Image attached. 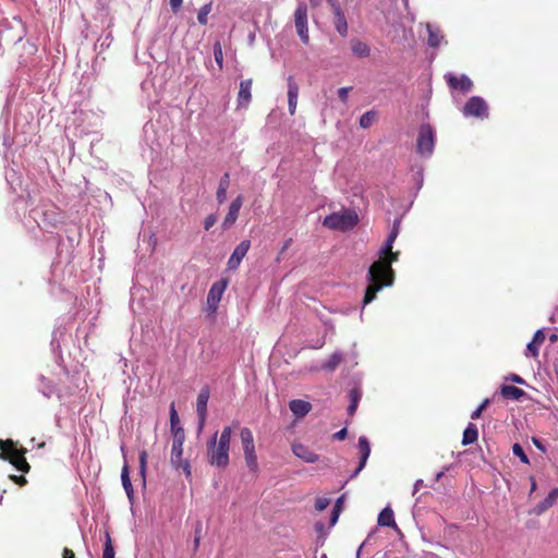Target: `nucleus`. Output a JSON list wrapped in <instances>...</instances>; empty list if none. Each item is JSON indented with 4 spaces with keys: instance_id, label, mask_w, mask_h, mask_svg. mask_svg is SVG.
<instances>
[{
    "instance_id": "39448f33",
    "label": "nucleus",
    "mask_w": 558,
    "mask_h": 558,
    "mask_svg": "<svg viewBox=\"0 0 558 558\" xmlns=\"http://www.w3.org/2000/svg\"><path fill=\"white\" fill-rule=\"evenodd\" d=\"M172 447H171V454H170V462L173 468L175 469H182L183 473L187 478L192 477V470L190 461L186 459H183V444L185 440V435L182 436H172Z\"/></svg>"
},
{
    "instance_id": "72a5a7b5",
    "label": "nucleus",
    "mask_w": 558,
    "mask_h": 558,
    "mask_svg": "<svg viewBox=\"0 0 558 558\" xmlns=\"http://www.w3.org/2000/svg\"><path fill=\"white\" fill-rule=\"evenodd\" d=\"M211 7H213V3L209 2V3H206L204 4L199 11H198V14H197V21L199 24L202 25H206L207 22H208V14L211 12Z\"/></svg>"
},
{
    "instance_id": "dca6fc26",
    "label": "nucleus",
    "mask_w": 558,
    "mask_h": 558,
    "mask_svg": "<svg viewBox=\"0 0 558 558\" xmlns=\"http://www.w3.org/2000/svg\"><path fill=\"white\" fill-rule=\"evenodd\" d=\"M253 81L251 78L244 80L240 83V88L238 93V106L239 107H248L252 99V89Z\"/></svg>"
},
{
    "instance_id": "1a4fd4ad",
    "label": "nucleus",
    "mask_w": 558,
    "mask_h": 558,
    "mask_svg": "<svg viewBox=\"0 0 558 558\" xmlns=\"http://www.w3.org/2000/svg\"><path fill=\"white\" fill-rule=\"evenodd\" d=\"M463 114L484 119L488 117V106L486 101L478 96L471 97L464 105Z\"/></svg>"
},
{
    "instance_id": "79ce46f5",
    "label": "nucleus",
    "mask_w": 558,
    "mask_h": 558,
    "mask_svg": "<svg viewBox=\"0 0 558 558\" xmlns=\"http://www.w3.org/2000/svg\"><path fill=\"white\" fill-rule=\"evenodd\" d=\"M328 3H329V5H330V8L332 10L333 15L343 13L339 1H337V0H328Z\"/></svg>"
},
{
    "instance_id": "a19ab883",
    "label": "nucleus",
    "mask_w": 558,
    "mask_h": 558,
    "mask_svg": "<svg viewBox=\"0 0 558 558\" xmlns=\"http://www.w3.org/2000/svg\"><path fill=\"white\" fill-rule=\"evenodd\" d=\"M218 220L217 215L210 214L204 220V229L208 231Z\"/></svg>"
},
{
    "instance_id": "3c124183",
    "label": "nucleus",
    "mask_w": 558,
    "mask_h": 558,
    "mask_svg": "<svg viewBox=\"0 0 558 558\" xmlns=\"http://www.w3.org/2000/svg\"><path fill=\"white\" fill-rule=\"evenodd\" d=\"M532 441L535 445V447L538 448L541 451H543V452L546 451L545 446L542 444V441L538 438L533 437Z\"/></svg>"
},
{
    "instance_id": "b1692460",
    "label": "nucleus",
    "mask_w": 558,
    "mask_h": 558,
    "mask_svg": "<svg viewBox=\"0 0 558 558\" xmlns=\"http://www.w3.org/2000/svg\"><path fill=\"white\" fill-rule=\"evenodd\" d=\"M500 393L504 398L511 400H519L525 395L523 389L511 385L501 386Z\"/></svg>"
},
{
    "instance_id": "5fc2aeb1",
    "label": "nucleus",
    "mask_w": 558,
    "mask_h": 558,
    "mask_svg": "<svg viewBox=\"0 0 558 558\" xmlns=\"http://www.w3.org/2000/svg\"><path fill=\"white\" fill-rule=\"evenodd\" d=\"M312 8L319 7L322 0H308Z\"/></svg>"
},
{
    "instance_id": "a211bd4d",
    "label": "nucleus",
    "mask_w": 558,
    "mask_h": 558,
    "mask_svg": "<svg viewBox=\"0 0 558 558\" xmlns=\"http://www.w3.org/2000/svg\"><path fill=\"white\" fill-rule=\"evenodd\" d=\"M293 453L307 463H315L318 461V454L312 451L310 448L304 446L303 444H294L292 445Z\"/></svg>"
},
{
    "instance_id": "09e8293b",
    "label": "nucleus",
    "mask_w": 558,
    "mask_h": 558,
    "mask_svg": "<svg viewBox=\"0 0 558 558\" xmlns=\"http://www.w3.org/2000/svg\"><path fill=\"white\" fill-rule=\"evenodd\" d=\"M183 0H170L171 10L177 13L182 7Z\"/></svg>"
},
{
    "instance_id": "4d7b16f0",
    "label": "nucleus",
    "mask_w": 558,
    "mask_h": 558,
    "mask_svg": "<svg viewBox=\"0 0 558 558\" xmlns=\"http://www.w3.org/2000/svg\"><path fill=\"white\" fill-rule=\"evenodd\" d=\"M536 490V481L534 477H531V493Z\"/></svg>"
},
{
    "instance_id": "de8ad7c7",
    "label": "nucleus",
    "mask_w": 558,
    "mask_h": 558,
    "mask_svg": "<svg viewBox=\"0 0 558 558\" xmlns=\"http://www.w3.org/2000/svg\"><path fill=\"white\" fill-rule=\"evenodd\" d=\"M347 435H348L347 428H342L339 432L335 433L332 435V438L336 440H343L347 437Z\"/></svg>"
},
{
    "instance_id": "c756f323",
    "label": "nucleus",
    "mask_w": 558,
    "mask_h": 558,
    "mask_svg": "<svg viewBox=\"0 0 558 558\" xmlns=\"http://www.w3.org/2000/svg\"><path fill=\"white\" fill-rule=\"evenodd\" d=\"M333 24H335V27H336L337 32L342 37H345L348 35L349 27H348V23H347V19H345L344 12L340 13V14H337V15H333Z\"/></svg>"
},
{
    "instance_id": "ddd939ff",
    "label": "nucleus",
    "mask_w": 558,
    "mask_h": 558,
    "mask_svg": "<svg viewBox=\"0 0 558 558\" xmlns=\"http://www.w3.org/2000/svg\"><path fill=\"white\" fill-rule=\"evenodd\" d=\"M242 205H243V196L238 195L230 204L228 214L226 215V217L222 221V228L225 230H228L235 223Z\"/></svg>"
},
{
    "instance_id": "a18cd8bd",
    "label": "nucleus",
    "mask_w": 558,
    "mask_h": 558,
    "mask_svg": "<svg viewBox=\"0 0 558 558\" xmlns=\"http://www.w3.org/2000/svg\"><path fill=\"white\" fill-rule=\"evenodd\" d=\"M352 89V87H341L338 89V97L342 102H347L349 92Z\"/></svg>"
},
{
    "instance_id": "cd10ccee",
    "label": "nucleus",
    "mask_w": 558,
    "mask_h": 558,
    "mask_svg": "<svg viewBox=\"0 0 558 558\" xmlns=\"http://www.w3.org/2000/svg\"><path fill=\"white\" fill-rule=\"evenodd\" d=\"M230 184V175L229 173H225L222 178L219 181V186L216 193L217 202L219 204H222L227 198V190Z\"/></svg>"
},
{
    "instance_id": "680f3d73",
    "label": "nucleus",
    "mask_w": 558,
    "mask_h": 558,
    "mask_svg": "<svg viewBox=\"0 0 558 558\" xmlns=\"http://www.w3.org/2000/svg\"><path fill=\"white\" fill-rule=\"evenodd\" d=\"M45 447V442H41L38 445V448H44Z\"/></svg>"
},
{
    "instance_id": "bf43d9fd",
    "label": "nucleus",
    "mask_w": 558,
    "mask_h": 558,
    "mask_svg": "<svg viewBox=\"0 0 558 558\" xmlns=\"http://www.w3.org/2000/svg\"><path fill=\"white\" fill-rule=\"evenodd\" d=\"M549 340H550V342H551V343L556 342V341H557V335H555V333H554V335H551V336L549 337Z\"/></svg>"
},
{
    "instance_id": "4468645a",
    "label": "nucleus",
    "mask_w": 558,
    "mask_h": 558,
    "mask_svg": "<svg viewBox=\"0 0 558 558\" xmlns=\"http://www.w3.org/2000/svg\"><path fill=\"white\" fill-rule=\"evenodd\" d=\"M250 247H251L250 240H243L235 246L233 253L231 254V256L228 260L229 269H236L239 267L242 259L247 254Z\"/></svg>"
},
{
    "instance_id": "0e129e2a",
    "label": "nucleus",
    "mask_w": 558,
    "mask_h": 558,
    "mask_svg": "<svg viewBox=\"0 0 558 558\" xmlns=\"http://www.w3.org/2000/svg\"><path fill=\"white\" fill-rule=\"evenodd\" d=\"M323 558H327L326 556H324Z\"/></svg>"
},
{
    "instance_id": "393cba45",
    "label": "nucleus",
    "mask_w": 558,
    "mask_h": 558,
    "mask_svg": "<svg viewBox=\"0 0 558 558\" xmlns=\"http://www.w3.org/2000/svg\"><path fill=\"white\" fill-rule=\"evenodd\" d=\"M121 481H122L123 488L128 495L130 502H133L134 489H133L131 478H130L129 466L126 464H124V466L122 468Z\"/></svg>"
},
{
    "instance_id": "8fccbe9b",
    "label": "nucleus",
    "mask_w": 558,
    "mask_h": 558,
    "mask_svg": "<svg viewBox=\"0 0 558 558\" xmlns=\"http://www.w3.org/2000/svg\"><path fill=\"white\" fill-rule=\"evenodd\" d=\"M62 558H76L72 549L64 547L62 551Z\"/></svg>"
},
{
    "instance_id": "f3484780",
    "label": "nucleus",
    "mask_w": 558,
    "mask_h": 558,
    "mask_svg": "<svg viewBox=\"0 0 558 558\" xmlns=\"http://www.w3.org/2000/svg\"><path fill=\"white\" fill-rule=\"evenodd\" d=\"M359 449H360V453H361L360 463L351 477L356 476L364 469L366 461L371 454L369 441L365 436H361L359 438Z\"/></svg>"
},
{
    "instance_id": "e2e57ef3",
    "label": "nucleus",
    "mask_w": 558,
    "mask_h": 558,
    "mask_svg": "<svg viewBox=\"0 0 558 558\" xmlns=\"http://www.w3.org/2000/svg\"><path fill=\"white\" fill-rule=\"evenodd\" d=\"M289 243H290V241H287L283 248H287Z\"/></svg>"
},
{
    "instance_id": "a878e982",
    "label": "nucleus",
    "mask_w": 558,
    "mask_h": 558,
    "mask_svg": "<svg viewBox=\"0 0 558 558\" xmlns=\"http://www.w3.org/2000/svg\"><path fill=\"white\" fill-rule=\"evenodd\" d=\"M556 502V499L551 493V490L549 492L548 496L543 500L541 501L539 504H537L533 510L531 511L532 514H535V515H541L543 514L544 512H546L549 508H551Z\"/></svg>"
},
{
    "instance_id": "f8f14e48",
    "label": "nucleus",
    "mask_w": 558,
    "mask_h": 558,
    "mask_svg": "<svg viewBox=\"0 0 558 558\" xmlns=\"http://www.w3.org/2000/svg\"><path fill=\"white\" fill-rule=\"evenodd\" d=\"M445 80H446L448 86L454 90H461L463 93H468L473 88L472 80L469 76H466L465 74L456 76L451 73H447L445 75Z\"/></svg>"
},
{
    "instance_id": "f257e3e1",
    "label": "nucleus",
    "mask_w": 558,
    "mask_h": 558,
    "mask_svg": "<svg viewBox=\"0 0 558 558\" xmlns=\"http://www.w3.org/2000/svg\"><path fill=\"white\" fill-rule=\"evenodd\" d=\"M400 220H395L392 229L380 250L378 260L374 262L368 269L367 279H395V271L391 264L398 259L399 252H392V244L399 234Z\"/></svg>"
},
{
    "instance_id": "6e6d98bb",
    "label": "nucleus",
    "mask_w": 558,
    "mask_h": 558,
    "mask_svg": "<svg viewBox=\"0 0 558 558\" xmlns=\"http://www.w3.org/2000/svg\"><path fill=\"white\" fill-rule=\"evenodd\" d=\"M341 504H342V497H340V498L337 500V502H336V505H335L333 509H338V510H339V512H340V511H341Z\"/></svg>"
},
{
    "instance_id": "13d9d810",
    "label": "nucleus",
    "mask_w": 558,
    "mask_h": 558,
    "mask_svg": "<svg viewBox=\"0 0 558 558\" xmlns=\"http://www.w3.org/2000/svg\"><path fill=\"white\" fill-rule=\"evenodd\" d=\"M551 493H553L555 499L557 500L558 499V488L551 489Z\"/></svg>"
},
{
    "instance_id": "e433bc0d",
    "label": "nucleus",
    "mask_w": 558,
    "mask_h": 558,
    "mask_svg": "<svg viewBox=\"0 0 558 558\" xmlns=\"http://www.w3.org/2000/svg\"><path fill=\"white\" fill-rule=\"evenodd\" d=\"M102 558H114V548L112 545L110 534L108 532H106V542L102 551Z\"/></svg>"
},
{
    "instance_id": "0eeeda50",
    "label": "nucleus",
    "mask_w": 558,
    "mask_h": 558,
    "mask_svg": "<svg viewBox=\"0 0 558 558\" xmlns=\"http://www.w3.org/2000/svg\"><path fill=\"white\" fill-rule=\"evenodd\" d=\"M435 131L429 124H422L416 140V151L418 155L429 157L434 151Z\"/></svg>"
},
{
    "instance_id": "58836bf2",
    "label": "nucleus",
    "mask_w": 558,
    "mask_h": 558,
    "mask_svg": "<svg viewBox=\"0 0 558 558\" xmlns=\"http://www.w3.org/2000/svg\"><path fill=\"white\" fill-rule=\"evenodd\" d=\"M201 539H202V523L197 522V524L195 526V537H194V542H193L194 551H196L198 549Z\"/></svg>"
},
{
    "instance_id": "ea45409f",
    "label": "nucleus",
    "mask_w": 558,
    "mask_h": 558,
    "mask_svg": "<svg viewBox=\"0 0 558 558\" xmlns=\"http://www.w3.org/2000/svg\"><path fill=\"white\" fill-rule=\"evenodd\" d=\"M489 404V399H485L480 405L478 408L471 414V418L472 420H477L481 417L482 415V412L488 407Z\"/></svg>"
},
{
    "instance_id": "bb28decb",
    "label": "nucleus",
    "mask_w": 558,
    "mask_h": 558,
    "mask_svg": "<svg viewBox=\"0 0 558 558\" xmlns=\"http://www.w3.org/2000/svg\"><path fill=\"white\" fill-rule=\"evenodd\" d=\"M351 49L352 52L359 58H366L371 53L368 45L356 38L351 40Z\"/></svg>"
},
{
    "instance_id": "9d476101",
    "label": "nucleus",
    "mask_w": 558,
    "mask_h": 558,
    "mask_svg": "<svg viewBox=\"0 0 558 558\" xmlns=\"http://www.w3.org/2000/svg\"><path fill=\"white\" fill-rule=\"evenodd\" d=\"M227 283L228 281H215L211 286L207 295V311L210 315L216 313L222 294L226 291Z\"/></svg>"
},
{
    "instance_id": "412c9836",
    "label": "nucleus",
    "mask_w": 558,
    "mask_h": 558,
    "mask_svg": "<svg viewBox=\"0 0 558 558\" xmlns=\"http://www.w3.org/2000/svg\"><path fill=\"white\" fill-rule=\"evenodd\" d=\"M377 522L380 526L393 527L395 530L400 531L395 521L393 511L390 507H386L380 511Z\"/></svg>"
},
{
    "instance_id": "c85d7f7f",
    "label": "nucleus",
    "mask_w": 558,
    "mask_h": 558,
    "mask_svg": "<svg viewBox=\"0 0 558 558\" xmlns=\"http://www.w3.org/2000/svg\"><path fill=\"white\" fill-rule=\"evenodd\" d=\"M478 438V430L475 424L469 423L466 428L463 432L462 445H471L474 444Z\"/></svg>"
},
{
    "instance_id": "5701e85b",
    "label": "nucleus",
    "mask_w": 558,
    "mask_h": 558,
    "mask_svg": "<svg viewBox=\"0 0 558 558\" xmlns=\"http://www.w3.org/2000/svg\"><path fill=\"white\" fill-rule=\"evenodd\" d=\"M170 430L172 436L185 435L183 427L180 426V418L174 402L170 404Z\"/></svg>"
},
{
    "instance_id": "2f4dec72",
    "label": "nucleus",
    "mask_w": 558,
    "mask_h": 558,
    "mask_svg": "<svg viewBox=\"0 0 558 558\" xmlns=\"http://www.w3.org/2000/svg\"><path fill=\"white\" fill-rule=\"evenodd\" d=\"M350 397V404L348 407V413L349 415H353L357 409L360 399H361V392L357 389H351L349 392Z\"/></svg>"
},
{
    "instance_id": "4be33fe9",
    "label": "nucleus",
    "mask_w": 558,
    "mask_h": 558,
    "mask_svg": "<svg viewBox=\"0 0 558 558\" xmlns=\"http://www.w3.org/2000/svg\"><path fill=\"white\" fill-rule=\"evenodd\" d=\"M544 341H545V332H544L543 329H538L534 333V337H533L532 341L526 347L527 352L533 357H537L538 356L539 347L543 344Z\"/></svg>"
},
{
    "instance_id": "c03bdc74",
    "label": "nucleus",
    "mask_w": 558,
    "mask_h": 558,
    "mask_svg": "<svg viewBox=\"0 0 558 558\" xmlns=\"http://www.w3.org/2000/svg\"><path fill=\"white\" fill-rule=\"evenodd\" d=\"M9 477H10V480L12 482L17 484L19 486H24V485L27 484V480H26V477L24 475H14V474H12Z\"/></svg>"
},
{
    "instance_id": "20e7f679",
    "label": "nucleus",
    "mask_w": 558,
    "mask_h": 558,
    "mask_svg": "<svg viewBox=\"0 0 558 558\" xmlns=\"http://www.w3.org/2000/svg\"><path fill=\"white\" fill-rule=\"evenodd\" d=\"M359 223V216L353 209H342L326 216L323 226L335 231H348Z\"/></svg>"
},
{
    "instance_id": "6ab92c4d",
    "label": "nucleus",
    "mask_w": 558,
    "mask_h": 558,
    "mask_svg": "<svg viewBox=\"0 0 558 558\" xmlns=\"http://www.w3.org/2000/svg\"><path fill=\"white\" fill-rule=\"evenodd\" d=\"M372 283L367 287L364 295L363 303L364 305L369 304L373 300H375L377 292H379L384 287H391L395 281H371Z\"/></svg>"
},
{
    "instance_id": "f03ea898",
    "label": "nucleus",
    "mask_w": 558,
    "mask_h": 558,
    "mask_svg": "<svg viewBox=\"0 0 558 558\" xmlns=\"http://www.w3.org/2000/svg\"><path fill=\"white\" fill-rule=\"evenodd\" d=\"M232 428L225 426L220 436L215 433L206 444L207 462L218 469H226L230 463L229 451Z\"/></svg>"
},
{
    "instance_id": "423d86ee",
    "label": "nucleus",
    "mask_w": 558,
    "mask_h": 558,
    "mask_svg": "<svg viewBox=\"0 0 558 558\" xmlns=\"http://www.w3.org/2000/svg\"><path fill=\"white\" fill-rule=\"evenodd\" d=\"M240 438L244 451L245 463L247 468L255 473L258 470V462L252 430L247 427H243L240 432Z\"/></svg>"
},
{
    "instance_id": "4c0bfd02",
    "label": "nucleus",
    "mask_w": 558,
    "mask_h": 558,
    "mask_svg": "<svg viewBox=\"0 0 558 558\" xmlns=\"http://www.w3.org/2000/svg\"><path fill=\"white\" fill-rule=\"evenodd\" d=\"M512 452L515 457H518L521 460V462H523L525 464L530 463V460L520 444H514L512 446Z\"/></svg>"
},
{
    "instance_id": "052dcab7",
    "label": "nucleus",
    "mask_w": 558,
    "mask_h": 558,
    "mask_svg": "<svg viewBox=\"0 0 558 558\" xmlns=\"http://www.w3.org/2000/svg\"><path fill=\"white\" fill-rule=\"evenodd\" d=\"M423 481L422 480H418L416 483H415V489L417 490L418 487H421Z\"/></svg>"
},
{
    "instance_id": "6e6552de",
    "label": "nucleus",
    "mask_w": 558,
    "mask_h": 558,
    "mask_svg": "<svg viewBox=\"0 0 558 558\" xmlns=\"http://www.w3.org/2000/svg\"><path fill=\"white\" fill-rule=\"evenodd\" d=\"M294 24L296 33L304 45L310 44V34H308V15H307V7L305 3L300 2L294 11Z\"/></svg>"
},
{
    "instance_id": "aec40b11",
    "label": "nucleus",
    "mask_w": 558,
    "mask_h": 558,
    "mask_svg": "<svg viewBox=\"0 0 558 558\" xmlns=\"http://www.w3.org/2000/svg\"><path fill=\"white\" fill-rule=\"evenodd\" d=\"M291 412L298 416L303 417L312 410V404L301 399H293L289 402Z\"/></svg>"
},
{
    "instance_id": "473e14b6",
    "label": "nucleus",
    "mask_w": 558,
    "mask_h": 558,
    "mask_svg": "<svg viewBox=\"0 0 558 558\" xmlns=\"http://www.w3.org/2000/svg\"><path fill=\"white\" fill-rule=\"evenodd\" d=\"M147 458H148L147 451L142 450L140 452L138 462H140V475L142 477L143 485L146 484Z\"/></svg>"
},
{
    "instance_id": "c9c22d12",
    "label": "nucleus",
    "mask_w": 558,
    "mask_h": 558,
    "mask_svg": "<svg viewBox=\"0 0 558 558\" xmlns=\"http://www.w3.org/2000/svg\"><path fill=\"white\" fill-rule=\"evenodd\" d=\"M214 57L219 70L223 69V51L219 41L214 44Z\"/></svg>"
},
{
    "instance_id": "7ed1b4c3",
    "label": "nucleus",
    "mask_w": 558,
    "mask_h": 558,
    "mask_svg": "<svg viewBox=\"0 0 558 558\" xmlns=\"http://www.w3.org/2000/svg\"><path fill=\"white\" fill-rule=\"evenodd\" d=\"M26 452L25 448H16L12 439H0V458L9 461L16 470L23 473H28L31 470V465L25 458Z\"/></svg>"
},
{
    "instance_id": "9b49d317",
    "label": "nucleus",
    "mask_w": 558,
    "mask_h": 558,
    "mask_svg": "<svg viewBox=\"0 0 558 558\" xmlns=\"http://www.w3.org/2000/svg\"><path fill=\"white\" fill-rule=\"evenodd\" d=\"M210 391L207 386L203 387L197 396L196 412L198 416V432H202L207 418V403Z\"/></svg>"
},
{
    "instance_id": "603ef678",
    "label": "nucleus",
    "mask_w": 558,
    "mask_h": 558,
    "mask_svg": "<svg viewBox=\"0 0 558 558\" xmlns=\"http://www.w3.org/2000/svg\"><path fill=\"white\" fill-rule=\"evenodd\" d=\"M339 510L338 509H333L332 510V513H331V518H330V522L331 524H335L339 518Z\"/></svg>"
},
{
    "instance_id": "2eb2a0df",
    "label": "nucleus",
    "mask_w": 558,
    "mask_h": 558,
    "mask_svg": "<svg viewBox=\"0 0 558 558\" xmlns=\"http://www.w3.org/2000/svg\"><path fill=\"white\" fill-rule=\"evenodd\" d=\"M288 84V106L291 116L295 113L298 97H299V85L296 84L293 76H289L287 80Z\"/></svg>"
},
{
    "instance_id": "37998d69",
    "label": "nucleus",
    "mask_w": 558,
    "mask_h": 558,
    "mask_svg": "<svg viewBox=\"0 0 558 558\" xmlns=\"http://www.w3.org/2000/svg\"><path fill=\"white\" fill-rule=\"evenodd\" d=\"M341 359L339 355L337 354H333L331 356V359L328 361V363L326 364V368H329V369H333L338 366V364L340 363Z\"/></svg>"
},
{
    "instance_id": "49530a36",
    "label": "nucleus",
    "mask_w": 558,
    "mask_h": 558,
    "mask_svg": "<svg viewBox=\"0 0 558 558\" xmlns=\"http://www.w3.org/2000/svg\"><path fill=\"white\" fill-rule=\"evenodd\" d=\"M329 504V500L326 499V498H319L316 500V504H315V508L318 510V511H323L324 509H326V507L328 506Z\"/></svg>"
},
{
    "instance_id": "864d4df0",
    "label": "nucleus",
    "mask_w": 558,
    "mask_h": 558,
    "mask_svg": "<svg viewBox=\"0 0 558 558\" xmlns=\"http://www.w3.org/2000/svg\"><path fill=\"white\" fill-rule=\"evenodd\" d=\"M511 379H512V381H514V383H518V384H524L523 378H521L519 375H512Z\"/></svg>"
},
{
    "instance_id": "7c9ffc66",
    "label": "nucleus",
    "mask_w": 558,
    "mask_h": 558,
    "mask_svg": "<svg viewBox=\"0 0 558 558\" xmlns=\"http://www.w3.org/2000/svg\"><path fill=\"white\" fill-rule=\"evenodd\" d=\"M427 32H428V45L433 48L439 47L442 35L439 29L433 28L430 25H427Z\"/></svg>"
},
{
    "instance_id": "f704fd0d",
    "label": "nucleus",
    "mask_w": 558,
    "mask_h": 558,
    "mask_svg": "<svg viewBox=\"0 0 558 558\" xmlns=\"http://www.w3.org/2000/svg\"><path fill=\"white\" fill-rule=\"evenodd\" d=\"M376 120L375 111H367L360 118V126L363 129L369 128Z\"/></svg>"
}]
</instances>
